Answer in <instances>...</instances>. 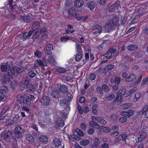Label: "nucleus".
<instances>
[{
	"label": "nucleus",
	"instance_id": "nucleus-1",
	"mask_svg": "<svg viewBox=\"0 0 148 148\" xmlns=\"http://www.w3.org/2000/svg\"><path fill=\"white\" fill-rule=\"evenodd\" d=\"M34 98V96L31 95L29 96L24 97L22 100L20 101V103L23 106L29 107L30 106L31 102Z\"/></svg>",
	"mask_w": 148,
	"mask_h": 148
},
{
	"label": "nucleus",
	"instance_id": "nucleus-2",
	"mask_svg": "<svg viewBox=\"0 0 148 148\" xmlns=\"http://www.w3.org/2000/svg\"><path fill=\"white\" fill-rule=\"evenodd\" d=\"M14 131L16 137L20 138L22 137V134L25 132V130L19 125H16Z\"/></svg>",
	"mask_w": 148,
	"mask_h": 148
},
{
	"label": "nucleus",
	"instance_id": "nucleus-3",
	"mask_svg": "<svg viewBox=\"0 0 148 148\" xmlns=\"http://www.w3.org/2000/svg\"><path fill=\"white\" fill-rule=\"evenodd\" d=\"M147 133L144 131H142L140 132L137 136V138L136 139V141L137 143L142 141L146 137Z\"/></svg>",
	"mask_w": 148,
	"mask_h": 148
},
{
	"label": "nucleus",
	"instance_id": "nucleus-4",
	"mask_svg": "<svg viewBox=\"0 0 148 148\" xmlns=\"http://www.w3.org/2000/svg\"><path fill=\"white\" fill-rule=\"evenodd\" d=\"M116 26L111 21L108 22L106 25L105 27V30L106 32H109L111 31V30H113L115 29Z\"/></svg>",
	"mask_w": 148,
	"mask_h": 148
},
{
	"label": "nucleus",
	"instance_id": "nucleus-5",
	"mask_svg": "<svg viewBox=\"0 0 148 148\" xmlns=\"http://www.w3.org/2000/svg\"><path fill=\"white\" fill-rule=\"evenodd\" d=\"M92 30L93 31V34L94 35L99 34L101 32L102 29L101 27L99 25H95L92 28Z\"/></svg>",
	"mask_w": 148,
	"mask_h": 148
},
{
	"label": "nucleus",
	"instance_id": "nucleus-6",
	"mask_svg": "<svg viewBox=\"0 0 148 148\" xmlns=\"http://www.w3.org/2000/svg\"><path fill=\"white\" fill-rule=\"evenodd\" d=\"M53 50V45L50 44H47L46 47V51H45V53L46 55H51L52 53Z\"/></svg>",
	"mask_w": 148,
	"mask_h": 148
},
{
	"label": "nucleus",
	"instance_id": "nucleus-7",
	"mask_svg": "<svg viewBox=\"0 0 148 148\" xmlns=\"http://www.w3.org/2000/svg\"><path fill=\"white\" fill-rule=\"evenodd\" d=\"M69 13L70 15H72V16H75V18L77 19L79 17V16L77 15L78 12L77 10H75L74 8H72L70 9L69 10Z\"/></svg>",
	"mask_w": 148,
	"mask_h": 148
},
{
	"label": "nucleus",
	"instance_id": "nucleus-8",
	"mask_svg": "<svg viewBox=\"0 0 148 148\" xmlns=\"http://www.w3.org/2000/svg\"><path fill=\"white\" fill-rule=\"evenodd\" d=\"M50 100L49 98L47 96H44L41 100L42 105L47 106L49 105Z\"/></svg>",
	"mask_w": 148,
	"mask_h": 148
},
{
	"label": "nucleus",
	"instance_id": "nucleus-9",
	"mask_svg": "<svg viewBox=\"0 0 148 148\" xmlns=\"http://www.w3.org/2000/svg\"><path fill=\"white\" fill-rule=\"evenodd\" d=\"M12 65L9 64L8 62L5 63V64L2 65L1 67V70L3 72H5L7 69L8 71L11 67Z\"/></svg>",
	"mask_w": 148,
	"mask_h": 148
},
{
	"label": "nucleus",
	"instance_id": "nucleus-10",
	"mask_svg": "<svg viewBox=\"0 0 148 148\" xmlns=\"http://www.w3.org/2000/svg\"><path fill=\"white\" fill-rule=\"evenodd\" d=\"M51 95L53 98L57 99L61 97L60 92L58 90H54L52 91Z\"/></svg>",
	"mask_w": 148,
	"mask_h": 148
},
{
	"label": "nucleus",
	"instance_id": "nucleus-11",
	"mask_svg": "<svg viewBox=\"0 0 148 148\" xmlns=\"http://www.w3.org/2000/svg\"><path fill=\"white\" fill-rule=\"evenodd\" d=\"M123 60L125 63H126L129 61L132 62L134 61V59L132 56H128L126 54L123 58Z\"/></svg>",
	"mask_w": 148,
	"mask_h": 148
},
{
	"label": "nucleus",
	"instance_id": "nucleus-12",
	"mask_svg": "<svg viewBox=\"0 0 148 148\" xmlns=\"http://www.w3.org/2000/svg\"><path fill=\"white\" fill-rule=\"evenodd\" d=\"M29 79L28 78H26L25 80L21 84V90H23L24 88H27V86H28L29 84Z\"/></svg>",
	"mask_w": 148,
	"mask_h": 148
},
{
	"label": "nucleus",
	"instance_id": "nucleus-13",
	"mask_svg": "<svg viewBox=\"0 0 148 148\" xmlns=\"http://www.w3.org/2000/svg\"><path fill=\"white\" fill-rule=\"evenodd\" d=\"M34 32V29H31L29 32H26L25 33H21V36H22L23 38H25L27 37H30Z\"/></svg>",
	"mask_w": 148,
	"mask_h": 148
},
{
	"label": "nucleus",
	"instance_id": "nucleus-14",
	"mask_svg": "<svg viewBox=\"0 0 148 148\" xmlns=\"http://www.w3.org/2000/svg\"><path fill=\"white\" fill-rule=\"evenodd\" d=\"M93 118H95V120L99 123H100L103 124H105L106 123V122L102 117H96L95 116H92V119H94Z\"/></svg>",
	"mask_w": 148,
	"mask_h": 148
},
{
	"label": "nucleus",
	"instance_id": "nucleus-15",
	"mask_svg": "<svg viewBox=\"0 0 148 148\" xmlns=\"http://www.w3.org/2000/svg\"><path fill=\"white\" fill-rule=\"evenodd\" d=\"M32 25L34 31L36 29H38L40 27V23L37 21H35L33 22Z\"/></svg>",
	"mask_w": 148,
	"mask_h": 148
},
{
	"label": "nucleus",
	"instance_id": "nucleus-16",
	"mask_svg": "<svg viewBox=\"0 0 148 148\" xmlns=\"http://www.w3.org/2000/svg\"><path fill=\"white\" fill-rule=\"evenodd\" d=\"M66 93V96H65L64 97L65 101L67 102L71 101L73 98L72 95L70 93L68 92H67Z\"/></svg>",
	"mask_w": 148,
	"mask_h": 148
},
{
	"label": "nucleus",
	"instance_id": "nucleus-17",
	"mask_svg": "<svg viewBox=\"0 0 148 148\" xmlns=\"http://www.w3.org/2000/svg\"><path fill=\"white\" fill-rule=\"evenodd\" d=\"M22 110L23 112H25L26 115H27L28 116H29L31 112L29 107H27L23 106Z\"/></svg>",
	"mask_w": 148,
	"mask_h": 148
},
{
	"label": "nucleus",
	"instance_id": "nucleus-18",
	"mask_svg": "<svg viewBox=\"0 0 148 148\" xmlns=\"http://www.w3.org/2000/svg\"><path fill=\"white\" fill-rule=\"evenodd\" d=\"M84 4V2L83 0H76L75 2V6L79 7H81Z\"/></svg>",
	"mask_w": 148,
	"mask_h": 148
},
{
	"label": "nucleus",
	"instance_id": "nucleus-19",
	"mask_svg": "<svg viewBox=\"0 0 148 148\" xmlns=\"http://www.w3.org/2000/svg\"><path fill=\"white\" fill-rule=\"evenodd\" d=\"M138 46L134 44L130 45L127 47L128 50L131 51H136L138 49Z\"/></svg>",
	"mask_w": 148,
	"mask_h": 148
},
{
	"label": "nucleus",
	"instance_id": "nucleus-20",
	"mask_svg": "<svg viewBox=\"0 0 148 148\" xmlns=\"http://www.w3.org/2000/svg\"><path fill=\"white\" fill-rule=\"evenodd\" d=\"M60 91L63 93H66L68 92V88L64 85H62L59 88Z\"/></svg>",
	"mask_w": 148,
	"mask_h": 148
},
{
	"label": "nucleus",
	"instance_id": "nucleus-21",
	"mask_svg": "<svg viewBox=\"0 0 148 148\" xmlns=\"http://www.w3.org/2000/svg\"><path fill=\"white\" fill-rule=\"evenodd\" d=\"M39 140L40 142L46 144L48 142V138L46 136L42 135L39 137Z\"/></svg>",
	"mask_w": 148,
	"mask_h": 148
},
{
	"label": "nucleus",
	"instance_id": "nucleus-22",
	"mask_svg": "<svg viewBox=\"0 0 148 148\" xmlns=\"http://www.w3.org/2000/svg\"><path fill=\"white\" fill-rule=\"evenodd\" d=\"M12 140V141H11V140L9 141L10 142H12V148H18L17 140L16 139L15 137H13Z\"/></svg>",
	"mask_w": 148,
	"mask_h": 148
},
{
	"label": "nucleus",
	"instance_id": "nucleus-23",
	"mask_svg": "<svg viewBox=\"0 0 148 148\" xmlns=\"http://www.w3.org/2000/svg\"><path fill=\"white\" fill-rule=\"evenodd\" d=\"M136 78V76L135 75H132L129 76L125 80L127 82H130L134 80Z\"/></svg>",
	"mask_w": 148,
	"mask_h": 148
},
{
	"label": "nucleus",
	"instance_id": "nucleus-24",
	"mask_svg": "<svg viewBox=\"0 0 148 148\" xmlns=\"http://www.w3.org/2000/svg\"><path fill=\"white\" fill-rule=\"evenodd\" d=\"M88 8L91 10H92L95 7V3L92 1H90L87 4Z\"/></svg>",
	"mask_w": 148,
	"mask_h": 148
},
{
	"label": "nucleus",
	"instance_id": "nucleus-25",
	"mask_svg": "<svg viewBox=\"0 0 148 148\" xmlns=\"http://www.w3.org/2000/svg\"><path fill=\"white\" fill-rule=\"evenodd\" d=\"M53 144L56 147H58L61 144L60 140L58 138H55L53 140Z\"/></svg>",
	"mask_w": 148,
	"mask_h": 148
},
{
	"label": "nucleus",
	"instance_id": "nucleus-26",
	"mask_svg": "<svg viewBox=\"0 0 148 148\" xmlns=\"http://www.w3.org/2000/svg\"><path fill=\"white\" fill-rule=\"evenodd\" d=\"M56 124L58 126L60 127H62L64 125V121L60 118L58 119L56 122Z\"/></svg>",
	"mask_w": 148,
	"mask_h": 148
},
{
	"label": "nucleus",
	"instance_id": "nucleus-27",
	"mask_svg": "<svg viewBox=\"0 0 148 148\" xmlns=\"http://www.w3.org/2000/svg\"><path fill=\"white\" fill-rule=\"evenodd\" d=\"M116 26L119 23V19L118 18L115 17L113 18V19L110 21Z\"/></svg>",
	"mask_w": 148,
	"mask_h": 148
},
{
	"label": "nucleus",
	"instance_id": "nucleus-28",
	"mask_svg": "<svg viewBox=\"0 0 148 148\" xmlns=\"http://www.w3.org/2000/svg\"><path fill=\"white\" fill-rule=\"evenodd\" d=\"M82 57V53H77L75 57V60L76 62H79L80 60Z\"/></svg>",
	"mask_w": 148,
	"mask_h": 148
},
{
	"label": "nucleus",
	"instance_id": "nucleus-29",
	"mask_svg": "<svg viewBox=\"0 0 148 148\" xmlns=\"http://www.w3.org/2000/svg\"><path fill=\"white\" fill-rule=\"evenodd\" d=\"M12 132L11 131H8L4 134L3 138H8L12 135Z\"/></svg>",
	"mask_w": 148,
	"mask_h": 148
},
{
	"label": "nucleus",
	"instance_id": "nucleus-30",
	"mask_svg": "<svg viewBox=\"0 0 148 148\" xmlns=\"http://www.w3.org/2000/svg\"><path fill=\"white\" fill-rule=\"evenodd\" d=\"M80 143V144L82 146H87L89 144V141L88 140H85L81 141Z\"/></svg>",
	"mask_w": 148,
	"mask_h": 148
},
{
	"label": "nucleus",
	"instance_id": "nucleus-31",
	"mask_svg": "<svg viewBox=\"0 0 148 148\" xmlns=\"http://www.w3.org/2000/svg\"><path fill=\"white\" fill-rule=\"evenodd\" d=\"M7 90V88L5 86H1L0 88V94H4L5 93Z\"/></svg>",
	"mask_w": 148,
	"mask_h": 148
},
{
	"label": "nucleus",
	"instance_id": "nucleus-32",
	"mask_svg": "<svg viewBox=\"0 0 148 148\" xmlns=\"http://www.w3.org/2000/svg\"><path fill=\"white\" fill-rule=\"evenodd\" d=\"M27 88H29L27 90L28 92H32L34 91V88L31 84L30 83L29 85L27 86Z\"/></svg>",
	"mask_w": 148,
	"mask_h": 148
},
{
	"label": "nucleus",
	"instance_id": "nucleus-33",
	"mask_svg": "<svg viewBox=\"0 0 148 148\" xmlns=\"http://www.w3.org/2000/svg\"><path fill=\"white\" fill-rule=\"evenodd\" d=\"M115 97L114 95L110 94L106 97V99L108 101H110L113 99Z\"/></svg>",
	"mask_w": 148,
	"mask_h": 148
},
{
	"label": "nucleus",
	"instance_id": "nucleus-34",
	"mask_svg": "<svg viewBox=\"0 0 148 148\" xmlns=\"http://www.w3.org/2000/svg\"><path fill=\"white\" fill-rule=\"evenodd\" d=\"M75 132L79 136H84V134L82 130L79 129H76L75 130Z\"/></svg>",
	"mask_w": 148,
	"mask_h": 148
},
{
	"label": "nucleus",
	"instance_id": "nucleus-35",
	"mask_svg": "<svg viewBox=\"0 0 148 148\" xmlns=\"http://www.w3.org/2000/svg\"><path fill=\"white\" fill-rule=\"evenodd\" d=\"M110 118L112 121H115L117 120L118 117L116 114H113L110 116Z\"/></svg>",
	"mask_w": 148,
	"mask_h": 148
},
{
	"label": "nucleus",
	"instance_id": "nucleus-36",
	"mask_svg": "<svg viewBox=\"0 0 148 148\" xmlns=\"http://www.w3.org/2000/svg\"><path fill=\"white\" fill-rule=\"evenodd\" d=\"M114 65L110 64L108 65L107 66H106L104 68V71H107L108 70H111L113 69L114 68Z\"/></svg>",
	"mask_w": 148,
	"mask_h": 148
},
{
	"label": "nucleus",
	"instance_id": "nucleus-37",
	"mask_svg": "<svg viewBox=\"0 0 148 148\" xmlns=\"http://www.w3.org/2000/svg\"><path fill=\"white\" fill-rule=\"evenodd\" d=\"M102 88L104 91L106 92H108L110 90V88L106 84H104L102 86Z\"/></svg>",
	"mask_w": 148,
	"mask_h": 148
},
{
	"label": "nucleus",
	"instance_id": "nucleus-38",
	"mask_svg": "<svg viewBox=\"0 0 148 148\" xmlns=\"http://www.w3.org/2000/svg\"><path fill=\"white\" fill-rule=\"evenodd\" d=\"M7 81H10V78H9V77H7V75L3 77V78L1 80V82L3 84H5Z\"/></svg>",
	"mask_w": 148,
	"mask_h": 148
},
{
	"label": "nucleus",
	"instance_id": "nucleus-39",
	"mask_svg": "<svg viewBox=\"0 0 148 148\" xmlns=\"http://www.w3.org/2000/svg\"><path fill=\"white\" fill-rule=\"evenodd\" d=\"M7 81H10V78H9V77H7V75L3 77V78L1 80V82L3 84H5Z\"/></svg>",
	"mask_w": 148,
	"mask_h": 148
},
{
	"label": "nucleus",
	"instance_id": "nucleus-40",
	"mask_svg": "<svg viewBox=\"0 0 148 148\" xmlns=\"http://www.w3.org/2000/svg\"><path fill=\"white\" fill-rule=\"evenodd\" d=\"M7 81H10V78H9V77H7V75L3 77V78L1 80V82L3 84H5Z\"/></svg>",
	"mask_w": 148,
	"mask_h": 148
},
{
	"label": "nucleus",
	"instance_id": "nucleus-41",
	"mask_svg": "<svg viewBox=\"0 0 148 148\" xmlns=\"http://www.w3.org/2000/svg\"><path fill=\"white\" fill-rule=\"evenodd\" d=\"M148 109V106L147 105L145 106L144 107L143 110L141 111L138 112V114L139 115H141L144 112H146V111Z\"/></svg>",
	"mask_w": 148,
	"mask_h": 148
},
{
	"label": "nucleus",
	"instance_id": "nucleus-42",
	"mask_svg": "<svg viewBox=\"0 0 148 148\" xmlns=\"http://www.w3.org/2000/svg\"><path fill=\"white\" fill-rule=\"evenodd\" d=\"M48 62L51 64H55V61L54 59L51 56H49L48 58Z\"/></svg>",
	"mask_w": 148,
	"mask_h": 148
},
{
	"label": "nucleus",
	"instance_id": "nucleus-43",
	"mask_svg": "<svg viewBox=\"0 0 148 148\" xmlns=\"http://www.w3.org/2000/svg\"><path fill=\"white\" fill-rule=\"evenodd\" d=\"M26 139L29 141H33L34 140L33 136L31 134H27L26 136Z\"/></svg>",
	"mask_w": 148,
	"mask_h": 148
},
{
	"label": "nucleus",
	"instance_id": "nucleus-44",
	"mask_svg": "<svg viewBox=\"0 0 148 148\" xmlns=\"http://www.w3.org/2000/svg\"><path fill=\"white\" fill-rule=\"evenodd\" d=\"M111 53L110 52V51L108 50V51L105 54L104 56L106 59H109L111 58Z\"/></svg>",
	"mask_w": 148,
	"mask_h": 148
},
{
	"label": "nucleus",
	"instance_id": "nucleus-45",
	"mask_svg": "<svg viewBox=\"0 0 148 148\" xmlns=\"http://www.w3.org/2000/svg\"><path fill=\"white\" fill-rule=\"evenodd\" d=\"M96 90L97 92L99 93L100 96L102 97L103 95L102 88L100 87H98L97 88Z\"/></svg>",
	"mask_w": 148,
	"mask_h": 148
},
{
	"label": "nucleus",
	"instance_id": "nucleus-46",
	"mask_svg": "<svg viewBox=\"0 0 148 148\" xmlns=\"http://www.w3.org/2000/svg\"><path fill=\"white\" fill-rule=\"evenodd\" d=\"M28 75L30 78H32L36 76V73L34 71H31L28 73Z\"/></svg>",
	"mask_w": 148,
	"mask_h": 148
},
{
	"label": "nucleus",
	"instance_id": "nucleus-47",
	"mask_svg": "<svg viewBox=\"0 0 148 148\" xmlns=\"http://www.w3.org/2000/svg\"><path fill=\"white\" fill-rule=\"evenodd\" d=\"M123 96L119 95L118 94H116V99L118 101H123Z\"/></svg>",
	"mask_w": 148,
	"mask_h": 148
},
{
	"label": "nucleus",
	"instance_id": "nucleus-48",
	"mask_svg": "<svg viewBox=\"0 0 148 148\" xmlns=\"http://www.w3.org/2000/svg\"><path fill=\"white\" fill-rule=\"evenodd\" d=\"M16 67L13 68L11 69V68L9 69V71H8V73H11L12 75H14V73L16 72Z\"/></svg>",
	"mask_w": 148,
	"mask_h": 148
},
{
	"label": "nucleus",
	"instance_id": "nucleus-49",
	"mask_svg": "<svg viewBox=\"0 0 148 148\" xmlns=\"http://www.w3.org/2000/svg\"><path fill=\"white\" fill-rule=\"evenodd\" d=\"M17 6L16 5H11L9 7V9H10V11L12 12H13L15 10H16V8H17Z\"/></svg>",
	"mask_w": 148,
	"mask_h": 148
},
{
	"label": "nucleus",
	"instance_id": "nucleus-50",
	"mask_svg": "<svg viewBox=\"0 0 148 148\" xmlns=\"http://www.w3.org/2000/svg\"><path fill=\"white\" fill-rule=\"evenodd\" d=\"M7 17L11 20H14L15 18V16L11 13H9L7 15Z\"/></svg>",
	"mask_w": 148,
	"mask_h": 148
},
{
	"label": "nucleus",
	"instance_id": "nucleus-51",
	"mask_svg": "<svg viewBox=\"0 0 148 148\" xmlns=\"http://www.w3.org/2000/svg\"><path fill=\"white\" fill-rule=\"evenodd\" d=\"M24 71V68L22 67H16V71L18 73H20Z\"/></svg>",
	"mask_w": 148,
	"mask_h": 148
},
{
	"label": "nucleus",
	"instance_id": "nucleus-52",
	"mask_svg": "<svg viewBox=\"0 0 148 148\" xmlns=\"http://www.w3.org/2000/svg\"><path fill=\"white\" fill-rule=\"evenodd\" d=\"M125 89H122L119 90L117 94L123 96L125 93Z\"/></svg>",
	"mask_w": 148,
	"mask_h": 148
},
{
	"label": "nucleus",
	"instance_id": "nucleus-53",
	"mask_svg": "<svg viewBox=\"0 0 148 148\" xmlns=\"http://www.w3.org/2000/svg\"><path fill=\"white\" fill-rule=\"evenodd\" d=\"M57 71L61 73H63L66 71V70L62 67H58L57 69Z\"/></svg>",
	"mask_w": 148,
	"mask_h": 148
},
{
	"label": "nucleus",
	"instance_id": "nucleus-54",
	"mask_svg": "<svg viewBox=\"0 0 148 148\" xmlns=\"http://www.w3.org/2000/svg\"><path fill=\"white\" fill-rule=\"evenodd\" d=\"M77 51L78 53H82V48L81 46L79 44H77Z\"/></svg>",
	"mask_w": 148,
	"mask_h": 148
},
{
	"label": "nucleus",
	"instance_id": "nucleus-55",
	"mask_svg": "<svg viewBox=\"0 0 148 148\" xmlns=\"http://www.w3.org/2000/svg\"><path fill=\"white\" fill-rule=\"evenodd\" d=\"M121 114L123 116H124L125 117L129 118V116L128 115V112H121Z\"/></svg>",
	"mask_w": 148,
	"mask_h": 148
},
{
	"label": "nucleus",
	"instance_id": "nucleus-56",
	"mask_svg": "<svg viewBox=\"0 0 148 148\" xmlns=\"http://www.w3.org/2000/svg\"><path fill=\"white\" fill-rule=\"evenodd\" d=\"M112 5L114 7H115V8H116L117 10H118L119 8H120V2L118 1L115 2V3H114Z\"/></svg>",
	"mask_w": 148,
	"mask_h": 148
},
{
	"label": "nucleus",
	"instance_id": "nucleus-57",
	"mask_svg": "<svg viewBox=\"0 0 148 148\" xmlns=\"http://www.w3.org/2000/svg\"><path fill=\"white\" fill-rule=\"evenodd\" d=\"M141 94L140 93H137L135 95V98L134 100H135L136 101L140 99L141 97Z\"/></svg>",
	"mask_w": 148,
	"mask_h": 148
},
{
	"label": "nucleus",
	"instance_id": "nucleus-58",
	"mask_svg": "<svg viewBox=\"0 0 148 148\" xmlns=\"http://www.w3.org/2000/svg\"><path fill=\"white\" fill-rule=\"evenodd\" d=\"M90 110L89 108L87 106H85L83 108V112L85 113H87Z\"/></svg>",
	"mask_w": 148,
	"mask_h": 148
},
{
	"label": "nucleus",
	"instance_id": "nucleus-59",
	"mask_svg": "<svg viewBox=\"0 0 148 148\" xmlns=\"http://www.w3.org/2000/svg\"><path fill=\"white\" fill-rule=\"evenodd\" d=\"M95 132V130L93 128L89 129L87 131L88 134L90 135H92Z\"/></svg>",
	"mask_w": 148,
	"mask_h": 148
},
{
	"label": "nucleus",
	"instance_id": "nucleus-60",
	"mask_svg": "<svg viewBox=\"0 0 148 148\" xmlns=\"http://www.w3.org/2000/svg\"><path fill=\"white\" fill-rule=\"evenodd\" d=\"M121 139L123 141H125L127 138V136L125 134H123L120 135Z\"/></svg>",
	"mask_w": 148,
	"mask_h": 148
},
{
	"label": "nucleus",
	"instance_id": "nucleus-61",
	"mask_svg": "<svg viewBox=\"0 0 148 148\" xmlns=\"http://www.w3.org/2000/svg\"><path fill=\"white\" fill-rule=\"evenodd\" d=\"M131 106L132 104L131 103H125L123 105V108L125 109H127L128 108L130 107Z\"/></svg>",
	"mask_w": 148,
	"mask_h": 148
},
{
	"label": "nucleus",
	"instance_id": "nucleus-62",
	"mask_svg": "<svg viewBox=\"0 0 148 148\" xmlns=\"http://www.w3.org/2000/svg\"><path fill=\"white\" fill-rule=\"evenodd\" d=\"M70 39V38L68 37H63L61 38L60 39V40L62 42H65Z\"/></svg>",
	"mask_w": 148,
	"mask_h": 148
},
{
	"label": "nucleus",
	"instance_id": "nucleus-63",
	"mask_svg": "<svg viewBox=\"0 0 148 148\" xmlns=\"http://www.w3.org/2000/svg\"><path fill=\"white\" fill-rule=\"evenodd\" d=\"M11 120L8 119L7 121H5V123L7 125H14V123H13Z\"/></svg>",
	"mask_w": 148,
	"mask_h": 148
},
{
	"label": "nucleus",
	"instance_id": "nucleus-64",
	"mask_svg": "<svg viewBox=\"0 0 148 148\" xmlns=\"http://www.w3.org/2000/svg\"><path fill=\"white\" fill-rule=\"evenodd\" d=\"M34 54L38 58L42 56L41 53L38 51H36L34 52Z\"/></svg>",
	"mask_w": 148,
	"mask_h": 148
}]
</instances>
